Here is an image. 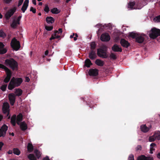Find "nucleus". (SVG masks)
<instances>
[{
	"label": "nucleus",
	"mask_w": 160,
	"mask_h": 160,
	"mask_svg": "<svg viewBox=\"0 0 160 160\" xmlns=\"http://www.w3.org/2000/svg\"><path fill=\"white\" fill-rule=\"evenodd\" d=\"M22 82V79L21 78H12L9 84L8 88L12 90L16 87L20 85Z\"/></svg>",
	"instance_id": "nucleus-1"
},
{
	"label": "nucleus",
	"mask_w": 160,
	"mask_h": 160,
	"mask_svg": "<svg viewBox=\"0 0 160 160\" xmlns=\"http://www.w3.org/2000/svg\"><path fill=\"white\" fill-rule=\"evenodd\" d=\"M5 64L6 66L9 67L13 70H17L18 69V63L13 58L6 59L5 61Z\"/></svg>",
	"instance_id": "nucleus-2"
},
{
	"label": "nucleus",
	"mask_w": 160,
	"mask_h": 160,
	"mask_svg": "<svg viewBox=\"0 0 160 160\" xmlns=\"http://www.w3.org/2000/svg\"><path fill=\"white\" fill-rule=\"evenodd\" d=\"M148 33L150 38L154 39L160 36V30L156 28H153L149 31Z\"/></svg>",
	"instance_id": "nucleus-3"
},
{
	"label": "nucleus",
	"mask_w": 160,
	"mask_h": 160,
	"mask_svg": "<svg viewBox=\"0 0 160 160\" xmlns=\"http://www.w3.org/2000/svg\"><path fill=\"white\" fill-rule=\"evenodd\" d=\"M0 68H2L4 70L7 74V77L4 80V82L6 83L8 82L11 77V71L7 67L4 65L0 64Z\"/></svg>",
	"instance_id": "nucleus-4"
},
{
	"label": "nucleus",
	"mask_w": 160,
	"mask_h": 160,
	"mask_svg": "<svg viewBox=\"0 0 160 160\" xmlns=\"http://www.w3.org/2000/svg\"><path fill=\"white\" fill-rule=\"evenodd\" d=\"M107 50V47L103 46L102 48L98 49L97 54L98 56L103 58H106L108 57V55L106 51Z\"/></svg>",
	"instance_id": "nucleus-5"
},
{
	"label": "nucleus",
	"mask_w": 160,
	"mask_h": 160,
	"mask_svg": "<svg viewBox=\"0 0 160 160\" xmlns=\"http://www.w3.org/2000/svg\"><path fill=\"white\" fill-rule=\"evenodd\" d=\"M11 44L12 48L16 51L18 50L20 48V45L19 42L15 38L12 39Z\"/></svg>",
	"instance_id": "nucleus-6"
},
{
	"label": "nucleus",
	"mask_w": 160,
	"mask_h": 160,
	"mask_svg": "<svg viewBox=\"0 0 160 160\" xmlns=\"http://www.w3.org/2000/svg\"><path fill=\"white\" fill-rule=\"evenodd\" d=\"M2 111L4 114L8 116L9 112V105L8 102H4L2 106Z\"/></svg>",
	"instance_id": "nucleus-7"
},
{
	"label": "nucleus",
	"mask_w": 160,
	"mask_h": 160,
	"mask_svg": "<svg viewBox=\"0 0 160 160\" xmlns=\"http://www.w3.org/2000/svg\"><path fill=\"white\" fill-rule=\"evenodd\" d=\"M16 10V8L14 7L9 10L6 13L5 15L6 18L7 19H8L10 18L13 15L14 12Z\"/></svg>",
	"instance_id": "nucleus-8"
},
{
	"label": "nucleus",
	"mask_w": 160,
	"mask_h": 160,
	"mask_svg": "<svg viewBox=\"0 0 160 160\" xmlns=\"http://www.w3.org/2000/svg\"><path fill=\"white\" fill-rule=\"evenodd\" d=\"M8 127L5 125H4L0 129V137L5 136Z\"/></svg>",
	"instance_id": "nucleus-9"
},
{
	"label": "nucleus",
	"mask_w": 160,
	"mask_h": 160,
	"mask_svg": "<svg viewBox=\"0 0 160 160\" xmlns=\"http://www.w3.org/2000/svg\"><path fill=\"white\" fill-rule=\"evenodd\" d=\"M101 39L102 41L107 42L110 39V37L108 33H105L101 35Z\"/></svg>",
	"instance_id": "nucleus-10"
},
{
	"label": "nucleus",
	"mask_w": 160,
	"mask_h": 160,
	"mask_svg": "<svg viewBox=\"0 0 160 160\" xmlns=\"http://www.w3.org/2000/svg\"><path fill=\"white\" fill-rule=\"evenodd\" d=\"M8 98L11 105H13L15 100V95L13 93H10L8 95Z\"/></svg>",
	"instance_id": "nucleus-11"
},
{
	"label": "nucleus",
	"mask_w": 160,
	"mask_h": 160,
	"mask_svg": "<svg viewBox=\"0 0 160 160\" xmlns=\"http://www.w3.org/2000/svg\"><path fill=\"white\" fill-rule=\"evenodd\" d=\"M145 36L144 34H142L141 35H138L137 36L136 38V41L138 43H142L144 41V36Z\"/></svg>",
	"instance_id": "nucleus-12"
},
{
	"label": "nucleus",
	"mask_w": 160,
	"mask_h": 160,
	"mask_svg": "<svg viewBox=\"0 0 160 160\" xmlns=\"http://www.w3.org/2000/svg\"><path fill=\"white\" fill-rule=\"evenodd\" d=\"M29 1V0H25L24 1L22 8H21V10L23 12H24L26 10L28 5Z\"/></svg>",
	"instance_id": "nucleus-13"
},
{
	"label": "nucleus",
	"mask_w": 160,
	"mask_h": 160,
	"mask_svg": "<svg viewBox=\"0 0 160 160\" xmlns=\"http://www.w3.org/2000/svg\"><path fill=\"white\" fill-rule=\"evenodd\" d=\"M4 47V44L2 42H0V54H3L7 52V49Z\"/></svg>",
	"instance_id": "nucleus-14"
},
{
	"label": "nucleus",
	"mask_w": 160,
	"mask_h": 160,
	"mask_svg": "<svg viewBox=\"0 0 160 160\" xmlns=\"http://www.w3.org/2000/svg\"><path fill=\"white\" fill-rule=\"evenodd\" d=\"M88 73L91 76H96L98 74V70L96 69H91L89 70Z\"/></svg>",
	"instance_id": "nucleus-15"
},
{
	"label": "nucleus",
	"mask_w": 160,
	"mask_h": 160,
	"mask_svg": "<svg viewBox=\"0 0 160 160\" xmlns=\"http://www.w3.org/2000/svg\"><path fill=\"white\" fill-rule=\"evenodd\" d=\"M135 3L134 2H130L128 4V8L130 10L132 9H140L142 8V7L140 8H133V6L135 5Z\"/></svg>",
	"instance_id": "nucleus-16"
},
{
	"label": "nucleus",
	"mask_w": 160,
	"mask_h": 160,
	"mask_svg": "<svg viewBox=\"0 0 160 160\" xmlns=\"http://www.w3.org/2000/svg\"><path fill=\"white\" fill-rule=\"evenodd\" d=\"M112 50L114 52H121L122 51V49L120 47L117 45V44H115L112 47Z\"/></svg>",
	"instance_id": "nucleus-17"
},
{
	"label": "nucleus",
	"mask_w": 160,
	"mask_h": 160,
	"mask_svg": "<svg viewBox=\"0 0 160 160\" xmlns=\"http://www.w3.org/2000/svg\"><path fill=\"white\" fill-rule=\"evenodd\" d=\"M120 43L123 47L126 48H127L129 45V43L128 42L124 39H122Z\"/></svg>",
	"instance_id": "nucleus-18"
},
{
	"label": "nucleus",
	"mask_w": 160,
	"mask_h": 160,
	"mask_svg": "<svg viewBox=\"0 0 160 160\" xmlns=\"http://www.w3.org/2000/svg\"><path fill=\"white\" fill-rule=\"evenodd\" d=\"M137 160H153V158L151 157H146L142 155L139 157Z\"/></svg>",
	"instance_id": "nucleus-19"
},
{
	"label": "nucleus",
	"mask_w": 160,
	"mask_h": 160,
	"mask_svg": "<svg viewBox=\"0 0 160 160\" xmlns=\"http://www.w3.org/2000/svg\"><path fill=\"white\" fill-rule=\"evenodd\" d=\"M156 148V144L154 143H152L150 145V153L152 154L154 151L155 148Z\"/></svg>",
	"instance_id": "nucleus-20"
},
{
	"label": "nucleus",
	"mask_w": 160,
	"mask_h": 160,
	"mask_svg": "<svg viewBox=\"0 0 160 160\" xmlns=\"http://www.w3.org/2000/svg\"><path fill=\"white\" fill-rule=\"evenodd\" d=\"M96 56L95 52L92 51L90 53L89 56L91 59L93 60L96 58Z\"/></svg>",
	"instance_id": "nucleus-21"
},
{
	"label": "nucleus",
	"mask_w": 160,
	"mask_h": 160,
	"mask_svg": "<svg viewBox=\"0 0 160 160\" xmlns=\"http://www.w3.org/2000/svg\"><path fill=\"white\" fill-rule=\"evenodd\" d=\"M15 96H21L22 94V91L21 89H15Z\"/></svg>",
	"instance_id": "nucleus-22"
},
{
	"label": "nucleus",
	"mask_w": 160,
	"mask_h": 160,
	"mask_svg": "<svg viewBox=\"0 0 160 160\" xmlns=\"http://www.w3.org/2000/svg\"><path fill=\"white\" fill-rule=\"evenodd\" d=\"M22 115L21 113H19L17 117V124L19 125L20 122L22 121Z\"/></svg>",
	"instance_id": "nucleus-23"
},
{
	"label": "nucleus",
	"mask_w": 160,
	"mask_h": 160,
	"mask_svg": "<svg viewBox=\"0 0 160 160\" xmlns=\"http://www.w3.org/2000/svg\"><path fill=\"white\" fill-rule=\"evenodd\" d=\"M46 20L48 23H52L54 22V19L52 17H48L46 18Z\"/></svg>",
	"instance_id": "nucleus-24"
},
{
	"label": "nucleus",
	"mask_w": 160,
	"mask_h": 160,
	"mask_svg": "<svg viewBox=\"0 0 160 160\" xmlns=\"http://www.w3.org/2000/svg\"><path fill=\"white\" fill-rule=\"evenodd\" d=\"M21 128L23 130H25L27 128L26 124L24 122H22L19 123Z\"/></svg>",
	"instance_id": "nucleus-25"
},
{
	"label": "nucleus",
	"mask_w": 160,
	"mask_h": 160,
	"mask_svg": "<svg viewBox=\"0 0 160 160\" xmlns=\"http://www.w3.org/2000/svg\"><path fill=\"white\" fill-rule=\"evenodd\" d=\"M95 63L98 66H102L104 65V62L100 59H97L95 62Z\"/></svg>",
	"instance_id": "nucleus-26"
},
{
	"label": "nucleus",
	"mask_w": 160,
	"mask_h": 160,
	"mask_svg": "<svg viewBox=\"0 0 160 160\" xmlns=\"http://www.w3.org/2000/svg\"><path fill=\"white\" fill-rule=\"evenodd\" d=\"M51 12L54 14H57L59 13L60 12V10L58 9L57 8H54L51 9Z\"/></svg>",
	"instance_id": "nucleus-27"
},
{
	"label": "nucleus",
	"mask_w": 160,
	"mask_h": 160,
	"mask_svg": "<svg viewBox=\"0 0 160 160\" xmlns=\"http://www.w3.org/2000/svg\"><path fill=\"white\" fill-rule=\"evenodd\" d=\"M141 131L143 132H147L149 130V128L147 127L145 125L141 126Z\"/></svg>",
	"instance_id": "nucleus-28"
},
{
	"label": "nucleus",
	"mask_w": 160,
	"mask_h": 160,
	"mask_svg": "<svg viewBox=\"0 0 160 160\" xmlns=\"http://www.w3.org/2000/svg\"><path fill=\"white\" fill-rule=\"evenodd\" d=\"M92 65V63L91 61L89 59H87L85 61V65L87 67H90V66Z\"/></svg>",
	"instance_id": "nucleus-29"
},
{
	"label": "nucleus",
	"mask_w": 160,
	"mask_h": 160,
	"mask_svg": "<svg viewBox=\"0 0 160 160\" xmlns=\"http://www.w3.org/2000/svg\"><path fill=\"white\" fill-rule=\"evenodd\" d=\"M154 137L156 140H160V132L158 131L156 132L154 134Z\"/></svg>",
	"instance_id": "nucleus-30"
},
{
	"label": "nucleus",
	"mask_w": 160,
	"mask_h": 160,
	"mask_svg": "<svg viewBox=\"0 0 160 160\" xmlns=\"http://www.w3.org/2000/svg\"><path fill=\"white\" fill-rule=\"evenodd\" d=\"M16 115H13L11 118V122L13 126H15L16 124Z\"/></svg>",
	"instance_id": "nucleus-31"
},
{
	"label": "nucleus",
	"mask_w": 160,
	"mask_h": 160,
	"mask_svg": "<svg viewBox=\"0 0 160 160\" xmlns=\"http://www.w3.org/2000/svg\"><path fill=\"white\" fill-rule=\"evenodd\" d=\"M28 151L29 152H31L33 150V146L32 144L29 143L28 146Z\"/></svg>",
	"instance_id": "nucleus-32"
},
{
	"label": "nucleus",
	"mask_w": 160,
	"mask_h": 160,
	"mask_svg": "<svg viewBox=\"0 0 160 160\" xmlns=\"http://www.w3.org/2000/svg\"><path fill=\"white\" fill-rule=\"evenodd\" d=\"M19 24L17 23V21H16V20H14L11 24V26L12 28H14L16 27Z\"/></svg>",
	"instance_id": "nucleus-33"
},
{
	"label": "nucleus",
	"mask_w": 160,
	"mask_h": 160,
	"mask_svg": "<svg viewBox=\"0 0 160 160\" xmlns=\"http://www.w3.org/2000/svg\"><path fill=\"white\" fill-rule=\"evenodd\" d=\"M138 34L137 33H135L133 32H130L129 33V37L132 38H136Z\"/></svg>",
	"instance_id": "nucleus-34"
},
{
	"label": "nucleus",
	"mask_w": 160,
	"mask_h": 160,
	"mask_svg": "<svg viewBox=\"0 0 160 160\" xmlns=\"http://www.w3.org/2000/svg\"><path fill=\"white\" fill-rule=\"evenodd\" d=\"M13 153L17 155H19L20 153V151L18 148H14L13 149Z\"/></svg>",
	"instance_id": "nucleus-35"
},
{
	"label": "nucleus",
	"mask_w": 160,
	"mask_h": 160,
	"mask_svg": "<svg viewBox=\"0 0 160 160\" xmlns=\"http://www.w3.org/2000/svg\"><path fill=\"white\" fill-rule=\"evenodd\" d=\"M34 152L36 154V155L37 158H39L41 156V153L40 152L38 151L37 150H35L34 151Z\"/></svg>",
	"instance_id": "nucleus-36"
},
{
	"label": "nucleus",
	"mask_w": 160,
	"mask_h": 160,
	"mask_svg": "<svg viewBox=\"0 0 160 160\" xmlns=\"http://www.w3.org/2000/svg\"><path fill=\"white\" fill-rule=\"evenodd\" d=\"M28 158L30 160H36V158L34 155L30 154L28 156Z\"/></svg>",
	"instance_id": "nucleus-37"
},
{
	"label": "nucleus",
	"mask_w": 160,
	"mask_h": 160,
	"mask_svg": "<svg viewBox=\"0 0 160 160\" xmlns=\"http://www.w3.org/2000/svg\"><path fill=\"white\" fill-rule=\"evenodd\" d=\"M6 35L2 30H0V37L3 38L5 37Z\"/></svg>",
	"instance_id": "nucleus-38"
},
{
	"label": "nucleus",
	"mask_w": 160,
	"mask_h": 160,
	"mask_svg": "<svg viewBox=\"0 0 160 160\" xmlns=\"http://www.w3.org/2000/svg\"><path fill=\"white\" fill-rule=\"evenodd\" d=\"M154 21L155 22H160V16L156 17L154 18Z\"/></svg>",
	"instance_id": "nucleus-39"
},
{
	"label": "nucleus",
	"mask_w": 160,
	"mask_h": 160,
	"mask_svg": "<svg viewBox=\"0 0 160 160\" xmlns=\"http://www.w3.org/2000/svg\"><path fill=\"white\" fill-rule=\"evenodd\" d=\"M7 87V84H4L0 88V89L2 91H5Z\"/></svg>",
	"instance_id": "nucleus-40"
},
{
	"label": "nucleus",
	"mask_w": 160,
	"mask_h": 160,
	"mask_svg": "<svg viewBox=\"0 0 160 160\" xmlns=\"http://www.w3.org/2000/svg\"><path fill=\"white\" fill-rule=\"evenodd\" d=\"M44 11L47 13L49 11V8L48 5H45L44 9Z\"/></svg>",
	"instance_id": "nucleus-41"
},
{
	"label": "nucleus",
	"mask_w": 160,
	"mask_h": 160,
	"mask_svg": "<svg viewBox=\"0 0 160 160\" xmlns=\"http://www.w3.org/2000/svg\"><path fill=\"white\" fill-rule=\"evenodd\" d=\"M156 140L154 137V135L152 136L149 137V142H153Z\"/></svg>",
	"instance_id": "nucleus-42"
},
{
	"label": "nucleus",
	"mask_w": 160,
	"mask_h": 160,
	"mask_svg": "<svg viewBox=\"0 0 160 160\" xmlns=\"http://www.w3.org/2000/svg\"><path fill=\"white\" fill-rule=\"evenodd\" d=\"M91 48L92 49H94L96 47V44L95 42H92L90 43Z\"/></svg>",
	"instance_id": "nucleus-43"
},
{
	"label": "nucleus",
	"mask_w": 160,
	"mask_h": 160,
	"mask_svg": "<svg viewBox=\"0 0 160 160\" xmlns=\"http://www.w3.org/2000/svg\"><path fill=\"white\" fill-rule=\"evenodd\" d=\"M45 29L47 31H51L53 29V27L52 26H46L45 27Z\"/></svg>",
	"instance_id": "nucleus-44"
},
{
	"label": "nucleus",
	"mask_w": 160,
	"mask_h": 160,
	"mask_svg": "<svg viewBox=\"0 0 160 160\" xmlns=\"http://www.w3.org/2000/svg\"><path fill=\"white\" fill-rule=\"evenodd\" d=\"M110 58L112 59H115L116 58L115 55L113 53H111L110 55Z\"/></svg>",
	"instance_id": "nucleus-45"
},
{
	"label": "nucleus",
	"mask_w": 160,
	"mask_h": 160,
	"mask_svg": "<svg viewBox=\"0 0 160 160\" xmlns=\"http://www.w3.org/2000/svg\"><path fill=\"white\" fill-rule=\"evenodd\" d=\"M128 160H134L133 156L131 154L129 157Z\"/></svg>",
	"instance_id": "nucleus-46"
},
{
	"label": "nucleus",
	"mask_w": 160,
	"mask_h": 160,
	"mask_svg": "<svg viewBox=\"0 0 160 160\" xmlns=\"http://www.w3.org/2000/svg\"><path fill=\"white\" fill-rule=\"evenodd\" d=\"M30 11H32L33 13H35L36 12V10L33 7H31L30 8Z\"/></svg>",
	"instance_id": "nucleus-47"
},
{
	"label": "nucleus",
	"mask_w": 160,
	"mask_h": 160,
	"mask_svg": "<svg viewBox=\"0 0 160 160\" xmlns=\"http://www.w3.org/2000/svg\"><path fill=\"white\" fill-rule=\"evenodd\" d=\"M62 32V29L59 28L58 29V31H56V32H55V34H57V33H58V34H59L60 33H61Z\"/></svg>",
	"instance_id": "nucleus-48"
},
{
	"label": "nucleus",
	"mask_w": 160,
	"mask_h": 160,
	"mask_svg": "<svg viewBox=\"0 0 160 160\" xmlns=\"http://www.w3.org/2000/svg\"><path fill=\"white\" fill-rule=\"evenodd\" d=\"M23 1V0H19L18 1V6L19 7V6H21L22 4Z\"/></svg>",
	"instance_id": "nucleus-49"
},
{
	"label": "nucleus",
	"mask_w": 160,
	"mask_h": 160,
	"mask_svg": "<svg viewBox=\"0 0 160 160\" xmlns=\"http://www.w3.org/2000/svg\"><path fill=\"white\" fill-rule=\"evenodd\" d=\"M21 16H19V17H18V18H17V19L16 21H17V23H18V24H19L20 23V22H20V19H21Z\"/></svg>",
	"instance_id": "nucleus-50"
},
{
	"label": "nucleus",
	"mask_w": 160,
	"mask_h": 160,
	"mask_svg": "<svg viewBox=\"0 0 160 160\" xmlns=\"http://www.w3.org/2000/svg\"><path fill=\"white\" fill-rule=\"evenodd\" d=\"M12 0H4V2L6 3H9Z\"/></svg>",
	"instance_id": "nucleus-51"
},
{
	"label": "nucleus",
	"mask_w": 160,
	"mask_h": 160,
	"mask_svg": "<svg viewBox=\"0 0 160 160\" xmlns=\"http://www.w3.org/2000/svg\"><path fill=\"white\" fill-rule=\"evenodd\" d=\"M57 34H54V36H52L50 38V40H51L52 39H54L56 38L55 36H56Z\"/></svg>",
	"instance_id": "nucleus-52"
},
{
	"label": "nucleus",
	"mask_w": 160,
	"mask_h": 160,
	"mask_svg": "<svg viewBox=\"0 0 160 160\" xmlns=\"http://www.w3.org/2000/svg\"><path fill=\"white\" fill-rule=\"evenodd\" d=\"M30 80L29 78L28 77H26L25 78V81L27 82H28Z\"/></svg>",
	"instance_id": "nucleus-53"
},
{
	"label": "nucleus",
	"mask_w": 160,
	"mask_h": 160,
	"mask_svg": "<svg viewBox=\"0 0 160 160\" xmlns=\"http://www.w3.org/2000/svg\"><path fill=\"white\" fill-rule=\"evenodd\" d=\"M141 146L140 145H138L137 147V150H139L141 149Z\"/></svg>",
	"instance_id": "nucleus-54"
},
{
	"label": "nucleus",
	"mask_w": 160,
	"mask_h": 160,
	"mask_svg": "<svg viewBox=\"0 0 160 160\" xmlns=\"http://www.w3.org/2000/svg\"><path fill=\"white\" fill-rule=\"evenodd\" d=\"M75 37H74V41H76L77 40V38L78 37V35L77 33L75 34Z\"/></svg>",
	"instance_id": "nucleus-55"
},
{
	"label": "nucleus",
	"mask_w": 160,
	"mask_h": 160,
	"mask_svg": "<svg viewBox=\"0 0 160 160\" xmlns=\"http://www.w3.org/2000/svg\"><path fill=\"white\" fill-rule=\"evenodd\" d=\"M3 145V143L1 142H0V150L1 149Z\"/></svg>",
	"instance_id": "nucleus-56"
},
{
	"label": "nucleus",
	"mask_w": 160,
	"mask_h": 160,
	"mask_svg": "<svg viewBox=\"0 0 160 160\" xmlns=\"http://www.w3.org/2000/svg\"><path fill=\"white\" fill-rule=\"evenodd\" d=\"M43 160H50L49 158L48 157H46L43 158Z\"/></svg>",
	"instance_id": "nucleus-57"
},
{
	"label": "nucleus",
	"mask_w": 160,
	"mask_h": 160,
	"mask_svg": "<svg viewBox=\"0 0 160 160\" xmlns=\"http://www.w3.org/2000/svg\"><path fill=\"white\" fill-rule=\"evenodd\" d=\"M32 2L35 5H36V0H32Z\"/></svg>",
	"instance_id": "nucleus-58"
},
{
	"label": "nucleus",
	"mask_w": 160,
	"mask_h": 160,
	"mask_svg": "<svg viewBox=\"0 0 160 160\" xmlns=\"http://www.w3.org/2000/svg\"><path fill=\"white\" fill-rule=\"evenodd\" d=\"M48 53V50H46L45 52V55H47Z\"/></svg>",
	"instance_id": "nucleus-59"
},
{
	"label": "nucleus",
	"mask_w": 160,
	"mask_h": 160,
	"mask_svg": "<svg viewBox=\"0 0 160 160\" xmlns=\"http://www.w3.org/2000/svg\"><path fill=\"white\" fill-rule=\"evenodd\" d=\"M157 158H159V159H160V153H158L157 154Z\"/></svg>",
	"instance_id": "nucleus-60"
},
{
	"label": "nucleus",
	"mask_w": 160,
	"mask_h": 160,
	"mask_svg": "<svg viewBox=\"0 0 160 160\" xmlns=\"http://www.w3.org/2000/svg\"><path fill=\"white\" fill-rule=\"evenodd\" d=\"M3 118V116L1 114H0V121Z\"/></svg>",
	"instance_id": "nucleus-61"
},
{
	"label": "nucleus",
	"mask_w": 160,
	"mask_h": 160,
	"mask_svg": "<svg viewBox=\"0 0 160 160\" xmlns=\"http://www.w3.org/2000/svg\"><path fill=\"white\" fill-rule=\"evenodd\" d=\"M74 35H75L74 33H73L72 34V35H70V38H72L73 37V36H74Z\"/></svg>",
	"instance_id": "nucleus-62"
},
{
	"label": "nucleus",
	"mask_w": 160,
	"mask_h": 160,
	"mask_svg": "<svg viewBox=\"0 0 160 160\" xmlns=\"http://www.w3.org/2000/svg\"><path fill=\"white\" fill-rule=\"evenodd\" d=\"M12 151H9L8 152V153L9 154H12Z\"/></svg>",
	"instance_id": "nucleus-63"
},
{
	"label": "nucleus",
	"mask_w": 160,
	"mask_h": 160,
	"mask_svg": "<svg viewBox=\"0 0 160 160\" xmlns=\"http://www.w3.org/2000/svg\"><path fill=\"white\" fill-rule=\"evenodd\" d=\"M42 2H39V5L41 6V5H42Z\"/></svg>",
	"instance_id": "nucleus-64"
}]
</instances>
